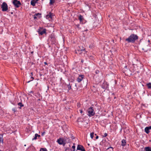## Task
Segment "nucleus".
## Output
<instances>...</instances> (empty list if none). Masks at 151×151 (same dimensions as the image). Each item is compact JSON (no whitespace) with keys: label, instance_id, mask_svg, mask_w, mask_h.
Masks as SVG:
<instances>
[{"label":"nucleus","instance_id":"f257e3e1","mask_svg":"<svg viewBox=\"0 0 151 151\" xmlns=\"http://www.w3.org/2000/svg\"><path fill=\"white\" fill-rule=\"evenodd\" d=\"M138 38V36L136 35L132 34L128 38L126 39V41H128V42H133L137 40Z\"/></svg>","mask_w":151,"mask_h":151},{"label":"nucleus","instance_id":"f03ea898","mask_svg":"<svg viewBox=\"0 0 151 151\" xmlns=\"http://www.w3.org/2000/svg\"><path fill=\"white\" fill-rule=\"evenodd\" d=\"M88 115L90 116H93L95 114V112L92 107H91L88 109Z\"/></svg>","mask_w":151,"mask_h":151},{"label":"nucleus","instance_id":"7ed1b4c3","mask_svg":"<svg viewBox=\"0 0 151 151\" xmlns=\"http://www.w3.org/2000/svg\"><path fill=\"white\" fill-rule=\"evenodd\" d=\"M57 142L60 145H65L66 143V141L64 138H60L58 139Z\"/></svg>","mask_w":151,"mask_h":151},{"label":"nucleus","instance_id":"20e7f679","mask_svg":"<svg viewBox=\"0 0 151 151\" xmlns=\"http://www.w3.org/2000/svg\"><path fill=\"white\" fill-rule=\"evenodd\" d=\"M80 49L78 50L76 52V53H79V54H81L82 52H83L85 53V48L83 46L80 47Z\"/></svg>","mask_w":151,"mask_h":151},{"label":"nucleus","instance_id":"39448f33","mask_svg":"<svg viewBox=\"0 0 151 151\" xmlns=\"http://www.w3.org/2000/svg\"><path fill=\"white\" fill-rule=\"evenodd\" d=\"M2 9V10L3 11H6L8 9V6L6 3V2H3L1 5V7Z\"/></svg>","mask_w":151,"mask_h":151},{"label":"nucleus","instance_id":"423d86ee","mask_svg":"<svg viewBox=\"0 0 151 151\" xmlns=\"http://www.w3.org/2000/svg\"><path fill=\"white\" fill-rule=\"evenodd\" d=\"M13 3L16 7H18L21 5V3L19 1L17 0H13Z\"/></svg>","mask_w":151,"mask_h":151},{"label":"nucleus","instance_id":"0eeeda50","mask_svg":"<svg viewBox=\"0 0 151 151\" xmlns=\"http://www.w3.org/2000/svg\"><path fill=\"white\" fill-rule=\"evenodd\" d=\"M54 16L53 14L51 13L50 12L46 16V18L47 19H49V20L51 19L52 16Z\"/></svg>","mask_w":151,"mask_h":151},{"label":"nucleus","instance_id":"6e6552de","mask_svg":"<svg viewBox=\"0 0 151 151\" xmlns=\"http://www.w3.org/2000/svg\"><path fill=\"white\" fill-rule=\"evenodd\" d=\"M39 34L42 35L44 34L45 33L46 29H40L38 31Z\"/></svg>","mask_w":151,"mask_h":151},{"label":"nucleus","instance_id":"1a4fd4ad","mask_svg":"<svg viewBox=\"0 0 151 151\" xmlns=\"http://www.w3.org/2000/svg\"><path fill=\"white\" fill-rule=\"evenodd\" d=\"M50 37L51 39V40L52 41V44H55V38L53 35H51L50 36Z\"/></svg>","mask_w":151,"mask_h":151},{"label":"nucleus","instance_id":"9d476101","mask_svg":"<svg viewBox=\"0 0 151 151\" xmlns=\"http://www.w3.org/2000/svg\"><path fill=\"white\" fill-rule=\"evenodd\" d=\"M84 78V76L83 75H81L79 76L77 78V81L78 82H80Z\"/></svg>","mask_w":151,"mask_h":151},{"label":"nucleus","instance_id":"9b49d317","mask_svg":"<svg viewBox=\"0 0 151 151\" xmlns=\"http://www.w3.org/2000/svg\"><path fill=\"white\" fill-rule=\"evenodd\" d=\"M38 0H32L31 1V4L33 6H35V4L37 2Z\"/></svg>","mask_w":151,"mask_h":151},{"label":"nucleus","instance_id":"f8f14e48","mask_svg":"<svg viewBox=\"0 0 151 151\" xmlns=\"http://www.w3.org/2000/svg\"><path fill=\"white\" fill-rule=\"evenodd\" d=\"M40 135H38L37 134H35V136L34 137V138H32V140H33L34 139H37V137H40Z\"/></svg>","mask_w":151,"mask_h":151},{"label":"nucleus","instance_id":"ddd939ff","mask_svg":"<svg viewBox=\"0 0 151 151\" xmlns=\"http://www.w3.org/2000/svg\"><path fill=\"white\" fill-rule=\"evenodd\" d=\"M82 148H83V146L81 145H78L77 147V150H81Z\"/></svg>","mask_w":151,"mask_h":151},{"label":"nucleus","instance_id":"4468645a","mask_svg":"<svg viewBox=\"0 0 151 151\" xmlns=\"http://www.w3.org/2000/svg\"><path fill=\"white\" fill-rule=\"evenodd\" d=\"M126 144V140L124 139H123L122 141V145L123 146H124Z\"/></svg>","mask_w":151,"mask_h":151},{"label":"nucleus","instance_id":"2eb2a0df","mask_svg":"<svg viewBox=\"0 0 151 151\" xmlns=\"http://www.w3.org/2000/svg\"><path fill=\"white\" fill-rule=\"evenodd\" d=\"M145 132L147 134H148L150 132V131H149V130L148 129V127H146L145 128Z\"/></svg>","mask_w":151,"mask_h":151},{"label":"nucleus","instance_id":"dca6fc26","mask_svg":"<svg viewBox=\"0 0 151 151\" xmlns=\"http://www.w3.org/2000/svg\"><path fill=\"white\" fill-rule=\"evenodd\" d=\"M145 151H151V148L150 147H146L145 148Z\"/></svg>","mask_w":151,"mask_h":151},{"label":"nucleus","instance_id":"f3484780","mask_svg":"<svg viewBox=\"0 0 151 151\" xmlns=\"http://www.w3.org/2000/svg\"><path fill=\"white\" fill-rule=\"evenodd\" d=\"M83 19V17L82 15H80L79 16V19L80 20V22H82V21Z\"/></svg>","mask_w":151,"mask_h":151},{"label":"nucleus","instance_id":"a211bd4d","mask_svg":"<svg viewBox=\"0 0 151 151\" xmlns=\"http://www.w3.org/2000/svg\"><path fill=\"white\" fill-rule=\"evenodd\" d=\"M3 143V140L2 139V136L1 135H0V143Z\"/></svg>","mask_w":151,"mask_h":151},{"label":"nucleus","instance_id":"6ab92c4d","mask_svg":"<svg viewBox=\"0 0 151 151\" xmlns=\"http://www.w3.org/2000/svg\"><path fill=\"white\" fill-rule=\"evenodd\" d=\"M55 2V0H50V5L53 4Z\"/></svg>","mask_w":151,"mask_h":151},{"label":"nucleus","instance_id":"aec40b11","mask_svg":"<svg viewBox=\"0 0 151 151\" xmlns=\"http://www.w3.org/2000/svg\"><path fill=\"white\" fill-rule=\"evenodd\" d=\"M18 106H19L20 107L19 108H21V107H22L23 106V105L22 104V103L21 102L19 103L18 104Z\"/></svg>","mask_w":151,"mask_h":151},{"label":"nucleus","instance_id":"412c9836","mask_svg":"<svg viewBox=\"0 0 151 151\" xmlns=\"http://www.w3.org/2000/svg\"><path fill=\"white\" fill-rule=\"evenodd\" d=\"M40 151H47V150L46 148H41L40 149Z\"/></svg>","mask_w":151,"mask_h":151},{"label":"nucleus","instance_id":"4be33fe9","mask_svg":"<svg viewBox=\"0 0 151 151\" xmlns=\"http://www.w3.org/2000/svg\"><path fill=\"white\" fill-rule=\"evenodd\" d=\"M94 134V133L93 132H92L90 133V137L92 139L93 138Z\"/></svg>","mask_w":151,"mask_h":151},{"label":"nucleus","instance_id":"5701e85b","mask_svg":"<svg viewBox=\"0 0 151 151\" xmlns=\"http://www.w3.org/2000/svg\"><path fill=\"white\" fill-rule=\"evenodd\" d=\"M147 85L149 88H151V83H148Z\"/></svg>","mask_w":151,"mask_h":151},{"label":"nucleus","instance_id":"b1692460","mask_svg":"<svg viewBox=\"0 0 151 151\" xmlns=\"http://www.w3.org/2000/svg\"><path fill=\"white\" fill-rule=\"evenodd\" d=\"M99 72V70H96L95 71V73L96 74H98Z\"/></svg>","mask_w":151,"mask_h":151},{"label":"nucleus","instance_id":"393cba45","mask_svg":"<svg viewBox=\"0 0 151 151\" xmlns=\"http://www.w3.org/2000/svg\"><path fill=\"white\" fill-rule=\"evenodd\" d=\"M72 148L73 149V151H75V147L74 145H73L72 147Z\"/></svg>","mask_w":151,"mask_h":151},{"label":"nucleus","instance_id":"a878e982","mask_svg":"<svg viewBox=\"0 0 151 151\" xmlns=\"http://www.w3.org/2000/svg\"><path fill=\"white\" fill-rule=\"evenodd\" d=\"M81 151H86L85 149L84 148V147H83V148H82V149L80 150Z\"/></svg>","mask_w":151,"mask_h":151},{"label":"nucleus","instance_id":"bb28decb","mask_svg":"<svg viewBox=\"0 0 151 151\" xmlns=\"http://www.w3.org/2000/svg\"><path fill=\"white\" fill-rule=\"evenodd\" d=\"M68 88L69 90H70V89L71 88V86L70 85L68 86Z\"/></svg>","mask_w":151,"mask_h":151},{"label":"nucleus","instance_id":"cd10ccee","mask_svg":"<svg viewBox=\"0 0 151 151\" xmlns=\"http://www.w3.org/2000/svg\"><path fill=\"white\" fill-rule=\"evenodd\" d=\"M104 134V137H106L107 135V134L106 133H105Z\"/></svg>","mask_w":151,"mask_h":151},{"label":"nucleus","instance_id":"c85d7f7f","mask_svg":"<svg viewBox=\"0 0 151 151\" xmlns=\"http://www.w3.org/2000/svg\"><path fill=\"white\" fill-rule=\"evenodd\" d=\"M38 15H41V14H40L38 13H37V14H35L34 15H35V16H37Z\"/></svg>","mask_w":151,"mask_h":151},{"label":"nucleus","instance_id":"c756f323","mask_svg":"<svg viewBox=\"0 0 151 151\" xmlns=\"http://www.w3.org/2000/svg\"><path fill=\"white\" fill-rule=\"evenodd\" d=\"M12 110L14 111V112H15L16 111V109L15 108H13L12 109Z\"/></svg>","mask_w":151,"mask_h":151},{"label":"nucleus","instance_id":"7c9ffc66","mask_svg":"<svg viewBox=\"0 0 151 151\" xmlns=\"http://www.w3.org/2000/svg\"><path fill=\"white\" fill-rule=\"evenodd\" d=\"M34 19H37V17L36 16H35V15H34Z\"/></svg>","mask_w":151,"mask_h":151},{"label":"nucleus","instance_id":"2f4dec72","mask_svg":"<svg viewBox=\"0 0 151 151\" xmlns=\"http://www.w3.org/2000/svg\"><path fill=\"white\" fill-rule=\"evenodd\" d=\"M148 127V128L149 129V130L151 129V126H149V127Z\"/></svg>","mask_w":151,"mask_h":151},{"label":"nucleus","instance_id":"473e14b6","mask_svg":"<svg viewBox=\"0 0 151 151\" xmlns=\"http://www.w3.org/2000/svg\"><path fill=\"white\" fill-rule=\"evenodd\" d=\"M80 112L82 114L83 112V111L82 109L80 110Z\"/></svg>","mask_w":151,"mask_h":151},{"label":"nucleus","instance_id":"72a5a7b5","mask_svg":"<svg viewBox=\"0 0 151 151\" xmlns=\"http://www.w3.org/2000/svg\"><path fill=\"white\" fill-rule=\"evenodd\" d=\"M45 132H43L42 133V136L43 135H44V134H45Z\"/></svg>","mask_w":151,"mask_h":151},{"label":"nucleus","instance_id":"f704fd0d","mask_svg":"<svg viewBox=\"0 0 151 151\" xmlns=\"http://www.w3.org/2000/svg\"><path fill=\"white\" fill-rule=\"evenodd\" d=\"M77 106H78V107H79L80 106V104H77Z\"/></svg>","mask_w":151,"mask_h":151},{"label":"nucleus","instance_id":"c9c22d12","mask_svg":"<svg viewBox=\"0 0 151 151\" xmlns=\"http://www.w3.org/2000/svg\"><path fill=\"white\" fill-rule=\"evenodd\" d=\"M98 138H99V136H96V139H98Z\"/></svg>","mask_w":151,"mask_h":151},{"label":"nucleus","instance_id":"e433bc0d","mask_svg":"<svg viewBox=\"0 0 151 151\" xmlns=\"http://www.w3.org/2000/svg\"><path fill=\"white\" fill-rule=\"evenodd\" d=\"M44 64L45 65H47V63L46 62H44Z\"/></svg>","mask_w":151,"mask_h":151},{"label":"nucleus","instance_id":"4c0bfd02","mask_svg":"<svg viewBox=\"0 0 151 151\" xmlns=\"http://www.w3.org/2000/svg\"><path fill=\"white\" fill-rule=\"evenodd\" d=\"M77 27L78 28H79V25H77Z\"/></svg>","mask_w":151,"mask_h":151},{"label":"nucleus","instance_id":"58836bf2","mask_svg":"<svg viewBox=\"0 0 151 151\" xmlns=\"http://www.w3.org/2000/svg\"><path fill=\"white\" fill-rule=\"evenodd\" d=\"M81 62L83 63V60H81Z\"/></svg>","mask_w":151,"mask_h":151},{"label":"nucleus","instance_id":"ea45409f","mask_svg":"<svg viewBox=\"0 0 151 151\" xmlns=\"http://www.w3.org/2000/svg\"><path fill=\"white\" fill-rule=\"evenodd\" d=\"M31 78H32V79H34V78H33V77H31Z\"/></svg>","mask_w":151,"mask_h":151},{"label":"nucleus","instance_id":"a19ab883","mask_svg":"<svg viewBox=\"0 0 151 151\" xmlns=\"http://www.w3.org/2000/svg\"><path fill=\"white\" fill-rule=\"evenodd\" d=\"M109 148H112V149H113L112 147H109ZM109 148H108V149H109Z\"/></svg>","mask_w":151,"mask_h":151},{"label":"nucleus","instance_id":"79ce46f5","mask_svg":"<svg viewBox=\"0 0 151 151\" xmlns=\"http://www.w3.org/2000/svg\"><path fill=\"white\" fill-rule=\"evenodd\" d=\"M33 52H31V53H33Z\"/></svg>","mask_w":151,"mask_h":151},{"label":"nucleus","instance_id":"37998d69","mask_svg":"<svg viewBox=\"0 0 151 151\" xmlns=\"http://www.w3.org/2000/svg\"><path fill=\"white\" fill-rule=\"evenodd\" d=\"M30 82V81H28L27 82V83H29V82Z\"/></svg>","mask_w":151,"mask_h":151},{"label":"nucleus","instance_id":"c03bdc74","mask_svg":"<svg viewBox=\"0 0 151 151\" xmlns=\"http://www.w3.org/2000/svg\"><path fill=\"white\" fill-rule=\"evenodd\" d=\"M24 146H26V145H24Z\"/></svg>","mask_w":151,"mask_h":151},{"label":"nucleus","instance_id":"a18cd8bd","mask_svg":"<svg viewBox=\"0 0 151 151\" xmlns=\"http://www.w3.org/2000/svg\"><path fill=\"white\" fill-rule=\"evenodd\" d=\"M31 74H32V73H31Z\"/></svg>","mask_w":151,"mask_h":151},{"label":"nucleus","instance_id":"49530a36","mask_svg":"<svg viewBox=\"0 0 151 151\" xmlns=\"http://www.w3.org/2000/svg\"><path fill=\"white\" fill-rule=\"evenodd\" d=\"M95 135H96V134H95Z\"/></svg>","mask_w":151,"mask_h":151},{"label":"nucleus","instance_id":"de8ad7c7","mask_svg":"<svg viewBox=\"0 0 151 151\" xmlns=\"http://www.w3.org/2000/svg\"><path fill=\"white\" fill-rule=\"evenodd\" d=\"M11 14H13V13H12H12H11Z\"/></svg>","mask_w":151,"mask_h":151},{"label":"nucleus","instance_id":"09e8293b","mask_svg":"<svg viewBox=\"0 0 151 151\" xmlns=\"http://www.w3.org/2000/svg\"><path fill=\"white\" fill-rule=\"evenodd\" d=\"M0 151H1V150H0Z\"/></svg>","mask_w":151,"mask_h":151}]
</instances>
